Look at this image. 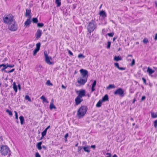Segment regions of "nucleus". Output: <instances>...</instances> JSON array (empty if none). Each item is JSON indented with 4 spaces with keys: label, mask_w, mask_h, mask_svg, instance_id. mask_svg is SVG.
Returning <instances> with one entry per match:
<instances>
[{
    "label": "nucleus",
    "mask_w": 157,
    "mask_h": 157,
    "mask_svg": "<svg viewBox=\"0 0 157 157\" xmlns=\"http://www.w3.org/2000/svg\"><path fill=\"white\" fill-rule=\"evenodd\" d=\"M97 27V24L95 21L92 19L89 22L87 26V29L89 33H90L93 32Z\"/></svg>",
    "instance_id": "1"
},
{
    "label": "nucleus",
    "mask_w": 157,
    "mask_h": 157,
    "mask_svg": "<svg viewBox=\"0 0 157 157\" xmlns=\"http://www.w3.org/2000/svg\"><path fill=\"white\" fill-rule=\"evenodd\" d=\"M87 108L85 105L81 106L78 109L77 115L79 118H80L83 117L86 113L87 110Z\"/></svg>",
    "instance_id": "2"
},
{
    "label": "nucleus",
    "mask_w": 157,
    "mask_h": 157,
    "mask_svg": "<svg viewBox=\"0 0 157 157\" xmlns=\"http://www.w3.org/2000/svg\"><path fill=\"white\" fill-rule=\"evenodd\" d=\"M0 151L2 155L5 156L7 155V157H9L11 154V152L9 148L6 145H3L1 147Z\"/></svg>",
    "instance_id": "3"
},
{
    "label": "nucleus",
    "mask_w": 157,
    "mask_h": 157,
    "mask_svg": "<svg viewBox=\"0 0 157 157\" xmlns=\"http://www.w3.org/2000/svg\"><path fill=\"white\" fill-rule=\"evenodd\" d=\"M13 16L11 14H9L3 17L4 22L7 24H10L13 21Z\"/></svg>",
    "instance_id": "4"
},
{
    "label": "nucleus",
    "mask_w": 157,
    "mask_h": 157,
    "mask_svg": "<svg viewBox=\"0 0 157 157\" xmlns=\"http://www.w3.org/2000/svg\"><path fill=\"white\" fill-rule=\"evenodd\" d=\"M124 90L121 88L117 89L114 92V94L115 95H118L121 97H122L124 96Z\"/></svg>",
    "instance_id": "5"
},
{
    "label": "nucleus",
    "mask_w": 157,
    "mask_h": 157,
    "mask_svg": "<svg viewBox=\"0 0 157 157\" xmlns=\"http://www.w3.org/2000/svg\"><path fill=\"white\" fill-rule=\"evenodd\" d=\"M44 56L45 58V61L49 65L52 64L54 63L50 61V58L51 59L52 58L51 57H49L47 52L46 51H45L44 52Z\"/></svg>",
    "instance_id": "6"
},
{
    "label": "nucleus",
    "mask_w": 157,
    "mask_h": 157,
    "mask_svg": "<svg viewBox=\"0 0 157 157\" xmlns=\"http://www.w3.org/2000/svg\"><path fill=\"white\" fill-rule=\"evenodd\" d=\"M12 24L11 25L8 26L9 29L11 31H15L17 29V26L16 22L15 21L12 22Z\"/></svg>",
    "instance_id": "7"
},
{
    "label": "nucleus",
    "mask_w": 157,
    "mask_h": 157,
    "mask_svg": "<svg viewBox=\"0 0 157 157\" xmlns=\"http://www.w3.org/2000/svg\"><path fill=\"white\" fill-rule=\"evenodd\" d=\"M76 93L78 94L77 96L82 98V97L85 96L86 92L85 90L81 89L77 91Z\"/></svg>",
    "instance_id": "8"
},
{
    "label": "nucleus",
    "mask_w": 157,
    "mask_h": 157,
    "mask_svg": "<svg viewBox=\"0 0 157 157\" xmlns=\"http://www.w3.org/2000/svg\"><path fill=\"white\" fill-rule=\"evenodd\" d=\"M87 78H82V77H80L78 79L77 82L81 85H84L87 82Z\"/></svg>",
    "instance_id": "9"
},
{
    "label": "nucleus",
    "mask_w": 157,
    "mask_h": 157,
    "mask_svg": "<svg viewBox=\"0 0 157 157\" xmlns=\"http://www.w3.org/2000/svg\"><path fill=\"white\" fill-rule=\"evenodd\" d=\"M80 71L82 78H87L88 76L87 75L88 73V71L87 70L83 69L80 70Z\"/></svg>",
    "instance_id": "10"
},
{
    "label": "nucleus",
    "mask_w": 157,
    "mask_h": 157,
    "mask_svg": "<svg viewBox=\"0 0 157 157\" xmlns=\"http://www.w3.org/2000/svg\"><path fill=\"white\" fill-rule=\"evenodd\" d=\"M82 101L83 99L82 98H80L77 96L75 99L76 105H78Z\"/></svg>",
    "instance_id": "11"
},
{
    "label": "nucleus",
    "mask_w": 157,
    "mask_h": 157,
    "mask_svg": "<svg viewBox=\"0 0 157 157\" xmlns=\"http://www.w3.org/2000/svg\"><path fill=\"white\" fill-rule=\"evenodd\" d=\"M42 34V31L38 29L37 31L35 33V36L36 37V39H39L41 36Z\"/></svg>",
    "instance_id": "12"
},
{
    "label": "nucleus",
    "mask_w": 157,
    "mask_h": 157,
    "mask_svg": "<svg viewBox=\"0 0 157 157\" xmlns=\"http://www.w3.org/2000/svg\"><path fill=\"white\" fill-rule=\"evenodd\" d=\"M31 18L29 17V18L27 19L26 21L24 23L25 26H26V27L31 24L32 21L30 20Z\"/></svg>",
    "instance_id": "13"
},
{
    "label": "nucleus",
    "mask_w": 157,
    "mask_h": 157,
    "mask_svg": "<svg viewBox=\"0 0 157 157\" xmlns=\"http://www.w3.org/2000/svg\"><path fill=\"white\" fill-rule=\"evenodd\" d=\"M99 14L103 18H105L107 17V15L105 11L102 10L99 12Z\"/></svg>",
    "instance_id": "14"
},
{
    "label": "nucleus",
    "mask_w": 157,
    "mask_h": 157,
    "mask_svg": "<svg viewBox=\"0 0 157 157\" xmlns=\"http://www.w3.org/2000/svg\"><path fill=\"white\" fill-rule=\"evenodd\" d=\"M97 83L96 81V80H94V81L93 83L92 84V87H91V92H93L95 90V87Z\"/></svg>",
    "instance_id": "15"
},
{
    "label": "nucleus",
    "mask_w": 157,
    "mask_h": 157,
    "mask_svg": "<svg viewBox=\"0 0 157 157\" xmlns=\"http://www.w3.org/2000/svg\"><path fill=\"white\" fill-rule=\"evenodd\" d=\"M114 65L116 67L118 68L120 70H124L126 69L125 67H120L119 65V64L117 63H114Z\"/></svg>",
    "instance_id": "16"
},
{
    "label": "nucleus",
    "mask_w": 157,
    "mask_h": 157,
    "mask_svg": "<svg viewBox=\"0 0 157 157\" xmlns=\"http://www.w3.org/2000/svg\"><path fill=\"white\" fill-rule=\"evenodd\" d=\"M90 147L88 145H86L85 146L83 147V149H84V151L88 153H89L90 150L89 149Z\"/></svg>",
    "instance_id": "17"
},
{
    "label": "nucleus",
    "mask_w": 157,
    "mask_h": 157,
    "mask_svg": "<svg viewBox=\"0 0 157 157\" xmlns=\"http://www.w3.org/2000/svg\"><path fill=\"white\" fill-rule=\"evenodd\" d=\"M31 13V10L30 9L26 10L25 12V16L26 17H29L31 18V16L30 15Z\"/></svg>",
    "instance_id": "18"
},
{
    "label": "nucleus",
    "mask_w": 157,
    "mask_h": 157,
    "mask_svg": "<svg viewBox=\"0 0 157 157\" xmlns=\"http://www.w3.org/2000/svg\"><path fill=\"white\" fill-rule=\"evenodd\" d=\"M147 71L149 75H151L155 71L149 67H148L147 70Z\"/></svg>",
    "instance_id": "19"
},
{
    "label": "nucleus",
    "mask_w": 157,
    "mask_h": 157,
    "mask_svg": "<svg viewBox=\"0 0 157 157\" xmlns=\"http://www.w3.org/2000/svg\"><path fill=\"white\" fill-rule=\"evenodd\" d=\"M49 108L51 109H56V106L53 104V99L50 103Z\"/></svg>",
    "instance_id": "20"
},
{
    "label": "nucleus",
    "mask_w": 157,
    "mask_h": 157,
    "mask_svg": "<svg viewBox=\"0 0 157 157\" xmlns=\"http://www.w3.org/2000/svg\"><path fill=\"white\" fill-rule=\"evenodd\" d=\"M109 99L108 96L107 94H105V96L102 98L101 100L102 101H108Z\"/></svg>",
    "instance_id": "21"
},
{
    "label": "nucleus",
    "mask_w": 157,
    "mask_h": 157,
    "mask_svg": "<svg viewBox=\"0 0 157 157\" xmlns=\"http://www.w3.org/2000/svg\"><path fill=\"white\" fill-rule=\"evenodd\" d=\"M42 142H40L36 144V146L37 149L39 150H41L42 149L41 145L42 144Z\"/></svg>",
    "instance_id": "22"
},
{
    "label": "nucleus",
    "mask_w": 157,
    "mask_h": 157,
    "mask_svg": "<svg viewBox=\"0 0 157 157\" xmlns=\"http://www.w3.org/2000/svg\"><path fill=\"white\" fill-rule=\"evenodd\" d=\"M19 118L20 121V123L21 125H22L24 124V118L22 116H21Z\"/></svg>",
    "instance_id": "23"
},
{
    "label": "nucleus",
    "mask_w": 157,
    "mask_h": 157,
    "mask_svg": "<svg viewBox=\"0 0 157 157\" xmlns=\"http://www.w3.org/2000/svg\"><path fill=\"white\" fill-rule=\"evenodd\" d=\"M40 99L42 100L43 102H46L47 103H48V101L47 99L45 98L44 96L42 95L41 96Z\"/></svg>",
    "instance_id": "24"
},
{
    "label": "nucleus",
    "mask_w": 157,
    "mask_h": 157,
    "mask_svg": "<svg viewBox=\"0 0 157 157\" xmlns=\"http://www.w3.org/2000/svg\"><path fill=\"white\" fill-rule=\"evenodd\" d=\"M122 59V58L121 57H120L119 56H115L114 58V61H118L119 60H121Z\"/></svg>",
    "instance_id": "25"
},
{
    "label": "nucleus",
    "mask_w": 157,
    "mask_h": 157,
    "mask_svg": "<svg viewBox=\"0 0 157 157\" xmlns=\"http://www.w3.org/2000/svg\"><path fill=\"white\" fill-rule=\"evenodd\" d=\"M55 3L57 5V7H59L61 4V0H56Z\"/></svg>",
    "instance_id": "26"
},
{
    "label": "nucleus",
    "mask_w": 157,
    "mask_h": 157,
    "mask_svg": "<svg viewBox=\"0 0 157 157\" xmlns=\"http://www.w3.org/2000/svg\"><path fill=\"white\" fill-rule=\"evenodd\" d=\"M102 102V101H101V100H99L96 105V107H100L101 106Z\"/></svg>",
    "instance_id": "27"
},
{
    "label": "nucleus",
    "mask_w": 157,
    "mask_h": 157,
    "mask_svg": "<svg viewBox=\"0 0 157 157\" xmlns=\"http://www.w3.org/2000/svg\"><path fill=\"white\" fill-rule=\"evenodd\" d=\"M115 86L114 84H109L107 87V89H110L111 88H115Z\"/></svg>",
    "instance_id": "28"
},
{
    "label": "nucleus",
    "mask_w": 157,
    "mask_h": 157,
    "mask_svg": "<svg viewBox=\"0 0 157 157\" xmlns=\"http://www.w3.org/2000/svg\"><path fill=\"white\" fill-rule=\"evenodd\" d=\"M13 89L14 91L16 92L17 91V87L16 85V83L14 82L13 83Z\"/></svg>",
    "instance_id": "29"
},
{
    "label": "nucleus",
    "mask_w": 157,
    "mask_h": 157,
    "mask_svg": "<svg viewBox=\"0 0 157 157\" xmlns=\"http://www.w3.org/2000/svg\"><path fill=\"white\" fill-rule=\"evenodd\" d=\"M32 21L34 23H36L38 21V19L37 18H33L32 19Z\"/></svg>",
    "instance_id": "30"
},
{
    "label": "nucleus",
    "mask_w": 157,
    "mask_h": 157,
    "mask_svg": "<svg viewBox=\"0 0 157 157\" xmlns=\"http://www.w3.org/2000/svg\"><path fill=\"white\" fill-rule=\"evenodd\" d=\"M151 117L153 118L157 117V113H151Z\"/></svg>",
    "instance_id": "31"
},
{
    "label": "nucleus",
    "mask_w": 157,
    "mask_h": 157,
    "mask_svg": "<svg viewBox=\"0 0 157 157\" xmlns=\"http://www.w3.org/2000/svg\"><path fill=\"white\" fill-rule=\"evenodd\" d=\"M44 25V24L43 23H38L37 26L38 27H42Z\"/></svg>",
    "instance_id": "32"
},
{
    "label": "nucleus",
    "mask_w": 157,
    "mask_h": 157,
    "mask_svg": "<svg viewBox=\"0 0 157 157\" xmlns=\"http://www.w3.org/2000/svg\"><path fill=\"white\" fill-rule=\"evenodd\" d=\"M39 50L36 48L33 51V55L35 56Z\"/></svg>",
    "instance_id": "33"
},
{
    "label": "nucleus",
    "mask_w": 157,
    "mask_h": 157,
    "mask_svg": "<svg viewBox=\"0 0 157 157\" xmlns=\"http://www.w3.org/2000/svg\"><path fill=\"white\" fill-rule=\"evenodd\" d=\"M40 45H41V44L40 42H39V43H37L36 44V48L37 49L39 50H40Z\"/></svg>",
    "instance_id": "34"
},
{
    "label": "nucleus",
    "mask_w": 157,
    "mask_h": 157,
    "mask_svg": "<svg viewBox=\"0 0 157 157\" xmlns=\"http://www.w3.org/2000/svg\"><path fill=\"white\" fill-rule=\"evenodd\" d=\"M78 58H84L85 57V56H84L83 54L80 53L78 55Z\"/></svg>",
    "instance_id": "35"
},
{
    "label": "nucleus",
    "mask_w": 157,
    "mask_h": 157,
    "mask_svg": "<svg viewBox=\"0 0 157 157\" xmlns=\"http://www.w3.org/2000/svg\"><path fill=\"white\" fill-rule=\"evenodd\" d=\"M6 112L9 114V115L10 116H12V113L11 111L7 109L6 110Z\"/></svg>",
    "instance_id": "36"
},
{
    "label": "nucleus",
    "mask_w": 157,
    "mask_h": 157,
    "mask_svg": "<svg viewBox=\"0 0 157 157\" xmlns=\"http://www.w3.org/2000/svg\"><path fill=\"white\" fill-rule=\"evenodd\" d=\"M25 99L29 101H31V99L29 95H26L25 96Z\"/></svg>",
    "instance_id": "37"
},
{
    "label": "nucleus",
    "mask_w": 157,
    "mask_h": 157,
    "mask_svg": "<svg viewBox=\"0 0 157 157\" xmlns=\"http://www.w3.org/2000/svg\"><path fill=\"white\" fill-rule=\"evenodd\" d=\"M107 44H107V48H108V49H109L110 47V45H111V42L110 41H108L107 42Z\"/></svg>",
    "instance_id": "38"
},
{
    "label": "nucleus",
    "mask_w": 157,
    "mask_h": 157,
    "mask_svg": "<svg viewBox=\"0 0 157 157\" xmlns=\"http://www.w3.org/2000/svg\"><path fill=\"white\" fill-rule=\"evenodd\" d=\"M15 70V69L14 68L12 69L11 70L9 71H7L6 70H4V72H6V73H11L13 72Z\"/></svg>",
    "instance_id": "39"
},
{
    "label": "nucleus",
    "mask_w": 157,
    "mask_h": 157,
    "mask_svg": "<svg viewBox=\"0 0 157 157\" xmlns=\"http://www.w3.org/2000/svg\"><path fill=\"white\" fill-rule=\"evenodd\" d=\"M114 33L113 32L109 33L107 34V35L109 37H112L113 36Z\"/></svg>",
    "instance_id": "40"
},
{
    "label": "nucleus",
    "mask_w": 157,
    "mask_h": 157,
    "mask_svg": "<svg viewBox=\"0 0 157 157\" xmlns=\"http://www.w3.org/2000/svg\"><path fill=\"white\" fill-rule=\"evenodd\" d=\"M135 64V60L134 59H132V61L131 63H130V65L131 66H133Z\"/></svg>",
    "instance_id": "41"
},
{
    "label": "nucleus",
    "mask_w": 157,
    "mask_h": 157,
    "mask_svg": "<svg viewBox=\"0 0 157 157\" xmlns=\"http://www.w3.org/2000/svg\"><path fill=\"white\" fill-rule=\"evenodd\" d=\"M143 42L144 43L146 44L148 42V40L146 38H144L143 40Z\"/></svg>",
    "instance_id": "42"
},
{
    "label": "nucleus",
    "mask_w": 157,
    "mask_h": 157,
    "mask_svg": "<svg viewBox=\"0 0 157 157\" xmlns=\"http://www.w3.org/2000/svg\"><path fill=\"white\" fill-rule=\"evenodd\" d=\"M46 84L49 86H52V83L50 82V81L49 80H48L47 81Z\"/></svg>",
    "instance_id": "43"
},
{
    "label": "nucleus",
    "mask_w": 157,
    "mask_h": 157,
    "mask_svg": "<svg viewBox=\"0 0 157 157\" xmlns=\"http://www.w3.org/2000/svg\"><path fill=\"white\" fill-rule=\"evenodd\" d=\"M47 132L45 130H44L41 133V135H42L43 137L44 136L46 135Z\"/></svg>",
    "instance_id": "44"
},
{
    "label": "nucleus",
    "mask_w": 157,
    "mask_h": 157,
    "mask_svg": "<svg viewBox=\"0 0 157 157\" xmlns=\"http://www.w3.org/2000/svg\"><path fill=\"white\" fill-rule=\"evenodd\" d=\"M154 125L155 128H157V120H155L154 122Z\"/></svg>",
    "instance_id": "45"
},
{
    "label": "nucleus",
    "mask_w": 157,
    "mask_h": 157,
    "mask_svg": "<svg viewBox=\"0 0 157 157\" xmlns=\"http://www.w3.org/2000/svg\"><path fill=\"white\" fill-rule=\"evenodd\" d=\"M83 148V147L81 146H78V152H79Z\"/></svg>",
    "instance_id": "46"
},
{
    "label": "nucleus",
    "mask_w": 157,
    "mask_h": 157,
    "mask_svg": "<svg viewBox=\"0 0 157 157\" xmlns=\"http://www.w3.org/2000/svg\"><path fill=\"white\" fill-rule=\"evenodd\" d=\"M14 112L15 113V118L17 120H18V118L17 112L16 111H14Z\"/></svg>",
    "instance_id": "47"
},
{
    "label": "nucleus",
    "mask_w": 157,
    "mask_h": 157,
    "mask_svg": "<svg viewBox=\"0 0 157 157\" xmlns=\"http://www.w3.org/2000/svg\"><path fill=\"white\" fill-rule=\"evenodd\" d=\"M40 155L38 152H37L35 154V157H40Z\"/></svg>",
    "instance_id": "48"
},
{
    "label": "nucleus",
    "mask_w": 157,
    "mask_h": 157,
    "mask_svg": "<svg viewBox=\"0 0 157 157\" xmlns=\"http://www.w3.org/2000/svg\"><path fill=\"white\" fill-rule=\"evenodd\" d=\"M6 65L7 67H14V65H12L8 64H6Z\"/></svg>",
    "instance_id": "49"
},
{
    "label": "nucleus",
    "mask_w": 157,
    "mask_h": 157,
    "mask_svg": "<svg viewBox=\"0 0 157 157\" xmlns=\"http://www.w3.org/2000/svg\"><path fill=\"white\" fill-rule=\"evenodd\" d=\"M68 53L69 54V55H71V56L73 55V53L70 50H68Z\"/></svg>",
    "instance_id": "50"
},
{
    "label": "nucleus",
    "mask_w": 157,
    "mask_h": 157,
    "mask_svg": "<svg viewBox=\"0 0 157 157\" xmlns=\"http://www.w3.org/2000/svg\"><path fill=\"white\" fill-rule=\"evenodd\" d=\"M142 80L143 81L144 83L146 84V79L144 78H142Z\"/></svg>",
    "instance_id": "51"
},
{
    "label": "nucleus",
    "mask_w": 157,
    "mask_h": 157,
    "mask_svg": "<svg viewBox=\"0 0 157 157\" xmlns=\"http://www.w3.org/2000/svg\"><path fill=\"white\" fill-rule=\"evenodd\" d=\"M61 87H62V88L64 89H65L66 88V86H64L63 84L62 85Z\"/></svg>",
    "instance_id": "52"
},
{
    "label": "nucleus",
    "mask_w": 157,
    "mask_h": 157,
    "mask_svg": "<svg viewBox=\"0 0 157 157\" xmlns=\"http://www.w3.org/2000/svg\"><path fill=\"white\" fill-rule=\"evenodd\" d=\"M145 98H146V97L145 96H143L141 98V101H143L145 99Z\"/></svg>",
    "instance_id": "53"
},
{
    "label": "nucleus",
    "mask_w": 157,
    "mask_h": 157,
    "mask_svg": "<svg viewBox=\"0 0 157 157\" xmlns=\"http://www.w3.org/2000/svg\"><path fill=\"white\" fill-rule=\"evenodd\" d=\"M90 147L92 148H93V149H95L96 147V146L95 145H92L90 146Z\"/></svg>",
    "instance_id": "54"
},
{
    "label": "nucleus",
    "mask_w": 157,
    "mask_h": 157,
    "mask_svg": "<svg viewBox=\"0 0 157 157\" xmlns=\"http://www.w3.org/2000/svg\"><path fill=\"white\" fill-rule=\"evenodd\" d=\"M154 40H157V33L155 34V36L154 38Z\"/></svg>",
    "instance_id": "55"
},
{
    "label": "nucleus",
    "mask_w": 157,
    "mask_h": 157,
    "mask_svg": "<svg viewBox=\"0 0 157 157\" xmlns=\"http://www.w3.org/2000/svg\"><path fill=\"white\" fill-rule=\"evenodd\" d=\"M68 136V133H67L64 136V137L65 138H67V137Z\"/></svg>",
    "instance_id": "56"
},
{
    "label": "nucleus",
    "mask_w": 157,
    "mask_h": 157,
    "mask_svg": "<svg viewBox=\"0 0 157 157\" xmlns=\"http://www.w3.org/2000/svg\"><path fill=\"white\" fill-rule=\"evenodd\" d=\"M42 147H43V148L44 149V150H46V147L44 145H43L42 146Z\"/></svg>",
    "instance_id": "57"
},
{
    "label": "nucleus",
    "mask_w": 157,
    "mask_h": 157,
    "mask_svg": "<svg viewBox=\"0 0 157 157\" xmlns=\"http://www.w3.org/2000/svg\"><path fill=\"white\" fill-rule=\"evenodd\" d=\"M136 101V98H134L133 99V101H132V103H134V102Z\"/></svg>",
    "instance_id": "58"
},
{
    "label": "nucleus",
    "mask_w": 157,
    "mask_h": 157,
    "mask_svg": "<svg viewBox=\"0 0 157 157\" xmlns=\"http://www.w3.org/2000/svg\"><path fill=\"white\" fill-rule=\"evenodd\" d=\"M117 38V37H114L113 38V41H115V40Z\"/></svg>",
    "instance_id": "59"
},
{
    "label": "nucleus",
    "mask_w": 157,
    "mask_h": 157,
    "mask_svg": "<svg viewBox=\"0 0 157 157\" xmlns=\"http://www.w3.org/2000/svg\"><path fill=\"white\" fill-rule=\"evenodd\" d=\"M18 86L19 89L20 90L21 89V86H20V85L19 84L18 85Z\"/></svg>",
    "instance_id": "60"
},
{
    "label": "nucleus",
    "mask_w": 157,
    "mask_h": 157,
    "mask_svg": "<svg viewBox=\"0 0 157 157\" xmlns=\"http://www.w3.org/2000/svg\"><path fill=\"white\" fill-rule=\"evenodd\" d=\"M112 157H117V156L116 154H114Z\"/></svg>",
    "instance_id": "61"
},
{
    "label": "nucleus",
    "mask_w": 157,
    "mask_h": 157,
    "mask_svg": "<svg viewBox=\"0 0 157 157\" xmlns=\"http://www.w3.org/2000/svg\"><path fill=\"white\" fill-rule=\"evenodd\" d=\"M111 157V155L110 154L108 156H106V157Z\"/></svg>",
    "instance_id": "62"
},
{
    "label": "nucleus",
    "mask_w": 157,
    "mask_h": 157,
    "mask_svg": "<svg viewBox=\"0 0 157 157\" xmlns=\"http://www.w3.org/2000/svg\"><path fill=\"white\" fill-rule=\"evenodd\" d=\"M155 3L156 4V6L157 7V2L155 1Z\"/></svg>",
    "instance_id": "63"
},
{
    "label": "nucleus",
    "mask_w": 157,
    "mask_h": 157,
    "mask_svg": "<svg viewBox=\"0 0 157 157\" xmlns=\"http://www.w3.org/2000/svg\"><path fill=\"white\" fill-rule=\"evenodd\" d=\"M50 127V126L49 125L46 128L48 129H49V128Z\"/></svg>",
    "instance_id": "64"
}]
</instances>
